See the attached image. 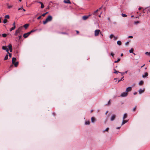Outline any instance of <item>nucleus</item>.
Segmentation results:
<instances>
[{"label": "nucleus", "instance_id": "obj_1", "mask_svg": "<svg viewBox=\"0 0 150 150\" xmlns=\"http://www.w3.org/2000/svg\"><path fill=\"white\" fill-rule=\"evenodd\" d=\"M52 19V18L51 16L50 15L49 16L46 20L43 21V24H46L48 22L51 21Z\"/></svg>", "mask_w": 150, "mask_h": 150}, {"label": "nucleus", "instance_id": "obj_2", "mask_svg": "<svg viewBox=\"0 0 150 150\" xmlns=\"http://www.w3.org/2000/svg\"><path fill=\"white\" fill-rule=\"evenodd\" d=\"M23 29V27L21 26L20 27L18 30H16V32L15 33V35H17V34L18 33H19Z\"/></svg>", "mask_w": 150, "mask_h": 150}, {"label": "nucleus", "instance_id": "obj_3", "mask_svg": "<svg viewBox=\"0 0 150 150\" xmlns=\"http://www.w3.org/2000/svg\"><path fill=\"white\" fill-rule=\"evenodd\" d=\"M100 32V30L99 29L96 30L95 31L94 35L95 36H98Z\"/></svg>", "mask_w": 150, "mask_h": 150}, {"label": "nucleus", "instance_id": "obj_4", "mask_svg": "<svg viewBox=\"0 0 150 150\" xmlns=\"http://www.w3.org/2000/svg\"><path fill=\"white\" fill-rule=\"evenodd\" d=\"M30 34L31 33L30 32H28L27 33L24 34L23 36L24 38H27Z\"/></svg>", "mask_w": 150, "mask_h": 150}, {"label": "nucleus", "instance_id": "obj_5", "mask_svg": "<svg viewBox=\"0 0 150 150\" xmlns=\"http://www.w3.org/2000/svg\"><path fill=\"white\" fill-rule=\"evenodd\" d=\"M102 6L100 8L98 9H97L96 11H95L94 13H93V14L94 15H95L96 16H97V12L99 10H100L102 8Z\"/></svg>", "mask_w": 150, "mask_h": 150}, {"label": "nucleus", "instance_id": "obj_6", "mask_svg": "<svg viewBox=\"0 0 150 150\" xmlns=\"http://www.w3.org/2000/svg\"><path fill=\"white\" fill-rule=\"evenodd\" d=\"M128 94L127 92H124L122 93L121 95V96L122 97H125L127 96Z\"/></svg>", "mask_w": 150, "mask_h": 150}, {"label": "nucleus", "instance_id": "obj_7", "mask_svg": "<svg viewBox=\"0 0 150 150\" xmlns=\"http://www.w3.org/2000/svg\"><path fill=\"white\" fill-rule=\"evenodd\" d=\"M6 6H7V8L8 9H10V8H12L13 6V5H9V3H6Z\"/></svg>", "mask_w": 150, "mask_h": 150}, {"label": "nucleus", "instance_id": "obj_8", "mask_svg": "<svg viewBox=\"0 0 150 150\" xmlns=\"http://www.w3.org/2000/svg\"><path fill=\"white\" fill-rule=\"evenodd\" d=\"M132 90V87H129L126 88V91L127 93L128 92Z\"/></svg>", "mask_w": 150, "mask_h": 150}, {"label": "nucleus", "instance_id": "obj_9", "mask_svg": "<svg viewBox=\"0 0 150 150\" xmlns=\"http://www.w3.org/2000/svg\"><path fill=\"white\" fill-rule=\"evenodd\" d=\"M90 16V15H89L88 16H84L82 17V19L83 20H85L87 19Z\"/></svg>", "mask_w": 150, "mask_h": 150}, {"label": "nucleus", "instance_id": "obj_10", "mask_svg": "<svg viewBox=\"0 0 150 150\" xmlns=\"http://www.w3.org/2000/svg\"><path fill=\"white\" fill-rule=\"evenodd\" d=\"M115 115H113L111 117V121H113L115 120Z\"/></svg>", "mask_w": 150, "mask_h": 150}, {"label": "nucleus", "instance_id": "obj_11", "mask_svg": "<svg viewBox=\"0 0 150 150\" xmlns=\"http://www.w3.org/2000/svg\"><path fill=\"white\" fill-rule=\"evenodd\" d=\"M64 2L65 3L71 4V2L69 0H64Z\"/></svg>", "mask_w": 150, "mask_h": 150}, {"label": "nucleus", "instance_id": "obj_12", "mask_svg": "<svg viewBox=\"0 0 150 150\" xmlns=\"http://www.w3.org/2000/svg\"><path fill=\"white\" fill-rule=\"evenodd\" d=\"M148 73L147 72H146L145 73L144 75H142V77L143 78L146 77L147 76H148Z\"/></svg>", "mask_w": 150, "mask_h": 150}, {"label": "nucleus", "instance_id": "obj_13", "mask_svg": "<svg viewBox=\"0 0 150 150\" xmlns=\"http://www.w3.org/2000/svg\"><path fill=\"white\" fill-rule=\"evenodd\" d=\"M16 59V58L15 57H13L12 59V63L14 64V62H15Z\"/></svg>", "mask_w": 150, "mask_h": 150}, {"label": "nucleus", "instance_id": "obj_14", "mask_svg": "<svg viewBox=\"0 0 150 150\" xmlns=\"http://www.w3.org/2000/svg\"><path fill=\"white\" fill-rule=\"evenodd\" d=\"M128 120H123L122 121V125H123L125 124V123H127L128 122Z\"/></svg>", "mask_w": 150, "mask_h": 150}, {"label": "nucleus", "instance_id": "obj_15", "mask_svg": "<svg viewBox=\"0 0 150 150\" xmlns=\"http://www.w3.org/2000/svg\"><path fill=\"white\" fill-rule=\"evenodd\" d=\"M12 64H14L15 67H17L18 65V62H15L14 63Z\"/></svg>", "mask_w": 150, "mask_h": 150}, {"label": "nucleus", "instance_id": "obj_16", "mask_svg": "<svg viewBox=\"0 0 150 150\" xmlns=\"http://www.w3.org/2000/svg\"><path fill=\"white\" fill-rule=\"evenodd\" d=\"M29 25L28 24H26L23 25V27L26 29L28 27Z\"/></svg>", "mask_w": 150, "mask_h": 150}, {"label": "nucleus", "instance_id": "obj_17", "mask_svg": "<svg viewBox=\"0 0 150 150\" xmlns=\"http://www.w3.org/2000/svg\"><path fill=\"white\" fill-rule=\"evenodd\" d=\"M39 3L40 4H41V8H43L44 7V6L42 2H39Z\"/></svg>", "mask_w": 150, "mask_h": 150}, {"label": "nucleus", "instance_id": "obj_18", "mask_svg": "<svg viewBox=\"0 0 150 150\" xmlns=\"http://www.w3.org/2000/svg\"><path fill=\"white\" fill-rule=\"evenodd\" d=\"M127 117V113H125L124 114L123 118V120H125Z\"/></svg>", "mask_w": 150, "mask_h": 150}, {"label": "nucleus", "instance_id": "obj_19", "mask_svg": "<svg viewBox=\"0 0 150 150\" xmlns=\"http://www.w3.org/2000/svg\"><path fill=\"white\" fill-rule=\"evenodd\" d=\"M16 28V26H14L13 27H12L10 29V31H11L12 30H14Z\"/></svg>", "mask_w": 150, "mask_h": 150}, {"label": "nucleus", "instance_id": "obj_20", "mask_svg": "<svg viewBox=\"0 0 150 150\" xmlns=\"http://www.w3.org/2000/svg\"><path fill=\"white\" fill-rule=\"evenodd\" d=\"M117 44L119 45H120L122 44L121 42L120 41H118L117 42Z\"/></svg>", "mask_w": 150, "mask_h": 150}, {"label": "nucleus", "instance_id": "obj_21", "mask_svg": "<svg viewBox=\"0 0 150 150\" xmlns=\"http://www.w3.org/2000/svg\"><path fill=\"white\" fill-rule=\"evenodd\" d=\"M91 120L92 122H94L95 120V119L93 117H91Z\"/></svg>", "mask_w": 150, "mask_h": 150}, {"label": "nucleus", "instance_id": "obj_22", "mask_svg": "<svg viewBox=\"0 0 150 150\" xmlns=\"http://www.w3.org/2000/svg\"><path fill=\"white\" fill-rule=\"evenodd\" d=\"M8 59V55H6L5 57V58H4V60H7Z\"/></svg>", "mask_w": 150, "mask_h": 150}, {"label": "nucleus", "instance_id": "obj_23", "mask_svg": "<svg viewBox=\"0 0 150 150\" xmlns=\"http://www.w3.org/2000/svg\"><path fill=\"white\" fill-rule=\"evenodd\" d=\"M120 60V58L118 59L117 60L115 61L114 62L115 63L118 62Z\"/></svg>", "mask_w": 150, "mask_h": 150}, {"label": "nucleus", "instance_id": "obj_24", "mask_svg": "<svg viewBox=\"0 0 150 150\" xmlns=\"http://www.w3.org/2000/svg\"><path fill=\"white\" fill-rule=\"evenodd\" d=\"M8 47L9 49L12 48V46L11 44H10L8 45Z\"/></svg>", "mask_w": 150, "mask_h": 150}, {"label": "nucleus", "instance_id": "obj_25", "mask_svg": "<svg viewBox=\"0 0 150 150\" xmlns=\"http://www.w3.org/2000/svg\"><path fill=\"white\" fill-rule=\"evenodd\" d=\"M145 54L146 55H147L150 56V52H145Z\"/></svg>", "mask_w": 150, "mask_h": 150}, {"label": "nucleus", "instance_id": "obj_26", "mask_svg": "<svg viewBox=\"0 0 150 150\" xmlns=\"http://www.w3.org/2000/svg\"><path fill=\"white\" fill-rule=\"evenodd\" d=\"M2 48L4 50H6L7 49V47L6 46H3L2 47Z\"/></svg>", "mask_w": 150, "mask_h": 150}, {"label": "nucleus", "instance_id": "obj_27", "mask_svg": "<svg viewBox=\"0 0 150 150\" xmlns=\"http://www.w3.org/2000/svg\"><path fill=\"white\" fill-rule=\"evenodd\" d=\"M124 78V76H123L120 79L118 80L117 83H118L119 82L121 81H123L124 80V79H123Z\"/></svg>", "mask_w": 150, "mask_h": 150}, {"label": "nucleus", "instance_id": "obj_28", "mask_svg": "<svg viewBox=\"0 0 150 150\" xmlns=\"http://www.w3.org/2000/svg\"><path fill=\"white\" fill-rule=\"evenodd\" d=\"M109 130V128H107L105 130H104L103 132H104L105 131L108 132V130Z\"/></svg>", "mask_w": 150, "mask_h": 150}, {"label": "nucleus", "instance_id": "obj_29", "mask_svg": "<svg viewBox=\"0 0 150 150\" xmlns=\"http://www.w3.org/2000/svg\"><path fill=\"white\" fill-rule=\"evenodd\" d=\"M7 20L6 19H4L3 21V23H7Z\"/></svg>", "mask_w": 150, "mask_h": 150}, {"label": "nucleus", "instance_id": "obj_30", "mask_svg": "<svg viewBox=\"0 0 150 150\" xmlns=\"http://www.w3.org/2000/svg\"><path fill=\"white\" fill-rule=\"evenodd\" d=\"M5 18H8V19L9 18V15H6V16H5Z\"/></svg>", "mask_w": 150, "mask_h": 150}, {"label": "nucleus", "instance_id": "obj_31", "mask_svg": "<svg viewBox=\"0 0 150 150\" xmlns=\"http://www.w3.org/2000/svg\"><path fill=\"white\" fill-rule=\"evenodd\" d=\"M6 36H7V35H6V34L5 33H4L2 34V36L3 37L5 38V37H6Z\"/></svg>", "mask_w": 150, "mask_h": 150}, {"label": "nucleus", "instance_id": "obj_32", "mask_svg": "<svg viewBox=\"0 0 150 150\" xmlns=\"http://www.w3.org/2000/svg\"><path fill=\"white\" fill-rule=\"evenodd\" d=\"M36 30H32L30 32V33H33V32H34Z\"/></svg>", "mask_w": 150, "mask_h": 150}, {"label": "nucleus", "instance_id": "obj_33", "mask_svg": "<svg viewBox=\"0 0 150 150\" xmlns=\"http://www.w3.org/2000/svg\"><path fill=\"white\" fill-rule=\"evenodd\" d=\"M114 37V36L113 34H111L110 36V38H112Z\"/></svg>", "mask_w": 150, "mask_h": 150}, {"label": "nucleus", "instance_id": "obj_34", "mask_svg": "<svg viewBox=\"0 0 150 150\" xmlns=\"http://www.w3.org/2000/svg\"><path fill=\"white\" fill-rule=\"evenodd\" d=\"M134 51V50L133 48L131 49L130 50H129L130 53H132Z\"/></svg>", "mask_w": 150, "mask_h": 150}, {"label": "nucleus", "instance_id": "obj_35", "mask_svg": "<svg viewBox=\"0 0 150 150\" xmlns=\"http://www.w3.org/2000/svg\"><path fill=\"white\" fill-rule=\"evenodd\" d=\"M85 123L86 125H89L90 124V122L89 121H86Z\"/></svg>", "mask_w": 150, "mask_h": 150}, {"label": "nucleus", "instance_id": "obj_36", "mask_svg": "<svg viewBox=\"0 0 150 150\" xmlns=\"http://www.w3.org/2000/svg\"><path fill=\"white\" fill-rule=\"evenodd\" d=\"M114 70L115 71L114 72V73H116L117 74V73H118L119 71H116L115 69H114Z\"/></svg>", "mask_w": 150, "mask_h": 150}, {"label": "nucleus", "instance_id": "obj_37", "mask_svg": "<svg viewBox=\"0 0 150 150\" xmlns=\"http://www.w3.org/2000/svg\"><path fill=\"white\" fill-rule=\"evenodd\" d=\"M118 73H120L121 74V76H123L125 74V73L124 72H118Z\"/></svg>", "mask_w": 150, "mask_h": 150}, {"label": "nucleus", "instance_id": "obj_38", "mask_svg": "<svg viewBox=\"0 0 150 150\" xmlns=\"http://www.w3.org/2000/svg\"><path fill=\"white\" fill-rule=\"evenodd\" d=\"M122 16L123 17H126L127 16V15H126L123 13L122 14Z\"/></svg>", "mask_w": 150, "mask_h": 150}, {"label": "nucleus", "instance_id": "obj_39", "mask_svg": "<svg viewBox=\"0 0 150 150\" xmlns=\"http://www.w3.org/2000/svg\"><path fill=\"white\" fill-rule=\"evenodd\" d=\"M137 106H136L133 109V111H135L136 109Z\"/></svg>", "mask_w": 150, "mask_h": 150}, {"label": "nucleus", "instance_id": "obj_40", "mask_svg": "<svg viewBox=\"0 0 150 150\" xmlns=\"http://www.w3.org/2000/svg\"><path fill=\"white\" fill-rule=\"evenodd\" d=\"M129 41H128V42H127L125 43V45H128L129 44Z\"/></svg>", "mask_w": 150, "mask_h": 150}, {"label": "nucleus", "instance_id": "obj_41", "mask_svg": "<svg viewBox=\"0 0 150 150\" xmlns=\"http://www.w3.org/2000/svg\"><path fill=\"white\" fill-rule=\"evenodd\" d=\"M110 55L112 56L113 57L114 56V54H113V53L112 52H111V53H110Z\"/></svg>", "mask_w": 150, "mask_h": 150}, {"label": "nucleus", "instance_id": "obj_42", "mask_svg": "<svg viewBox=\"0 0 150 150\" xmlns=\"http://www.w3.org/2000/svg\"><path fill=\"white\" fill-rule=\"evenodd\" d=\"M8 54H9V57H11V56H12L11 54L10 53H9Z\"/></svg>", "mask_w": 150, "mask_h": 150}, {"label": "nucleus", "instance_id": "obj_43", "mask_svg": "<svg viewBox=\"0 0 150 150\" xmlns=\"http://www.w3.org/2000/svg\"><path fill=\"white\" fill-rule=\"evenodd\" d=\"M5 50H6V51L8 53H9L8 52L9 50L8 49V48H7Z\"/></svg>", "mask_w": 150, "mask_h": 150}, {"label": "nucleus", "instance_id": "obj_44", "mask_svg": "<svg viewBox=\"0 0 150 150\" xmlns=\"http://www.w3.org/2000/svg\"><path fill=\"white\" fill-rule=\"evenodd\" d=\"M145 91V89L144 88L143 90H141V93H143Z\"/></svg>", "mask_w": 150, "mask_h": 150}, {"label": "nucleus", "instance_id": "obj_45", "mask_svg": "<svg viewBox=\"0 0 150 150\" xmlns=\"http://www.w3.org/2000/svg\"><path fill=\"white\" fill-rule=\"evenodd\" d=\"M41 16H39V17H38L37 18V19H38V20L40 19L41 18Z\"/></svg>", "mask_w": 150, "mask_h": 150}, {"label": "nucleus", "instance_id": "obj_46", "mask_svg": "<svg viewBox=\"0 0 150 150\" xmlns=\"http://www.w3.org/2000/svg\"><path fill=\"white\" fill-rule=\"evenodd\" d=\"M9 50L10 52H12V48L9 49Z\"/></svg>", "mask_w": 150, "mask_h": 150}, {"label": "nucleus", "instance_id": "obj_47", "mask_svg": "<svg viewBox=\"0 0 150 150\" xmlns=\"http://www.w3.org/2000/svg\"><path fill=\"white\" fill-rule=\"evenodd\" d=\"M110 100L108 102V103L107 104L108 105H110Z\"/></svg>", "mask_w": 150, "mask_h": 150}, {"label": "nucleus", "instance_id": "obj_48", "mask_svg": "<svg viewBox=\"0 0 150 150\" xmlns=\"http://www.w3.org/2000/svg\"><path fill=\"white\" fill-rule=\"evenodd\" d=\"M61 33L64 34H68L65 32H62Z\"/></svg>", "mask_w": 150, "mask_h": 150}, {"label": "nucleus", "instance_id": "obj_49", "mask_svg": "<svg viewBox=\"0 0 150 150\" xmlns=\"http://www.w3.org/2000/svg\"><path fill=\"white\" fill-rule=\"evenodd\" d=\"M133 36H128V38H133Z\"/></svg>", "mask_w": 150, "mask_h": 150}, {"label": "nucleus", "instance_id": "obj_50", "mask_svg": "<svg viewBox=\"0 0 150 150\" xmlns=\"http://www.w3.org/2000/svg\"><path fill=\"white\" fill-rule=\"evenodd\" d=\"M45 15H46V13H44L42 15V16H43V17H44V16H45Z\"/></svg>", "mask_w": 150, "mask_h": 150}, {"label": "nucleus", "instance_id": "obj_51", "mask_svg": "<svg viewBox=\"0 0 150 150\" xmlns=\"http://www.w3.org/2000/svg\"><path fill=\"white\" fill-rule=\"evenodd\" d=\"M139 23V22L138 21H135L134 22V23L135 24H137V23Z\"/></svg>", "mask_w": 150, "mask_h": 150}, {"label": "nucleus", "instance_id": "obj_52", "mask_svg": "<svg viewBox=\"0 0 150 150\" xmlns=\"http://www.w3.org/2000/svg\"><path fill=\"white\" fill-rule=\"evenodd\" d=\"M21 37H22V36H21V35H20V36H19L18 37L19 39V40H20V39H21Z\"/></svg>", "mask_w": 150, "mask_h": 150}, {"label": "nucleus", "instance_id": "obj_53", "mask_svg": "<svg viewBox=\"0 0 150 150\" xmlns=\"http://www.w3.org/2000/svg\"><path fill=\"white\" fill-rule=\"evenodd\" d=\"M22 9H23V8H20L18 9V10H21Z\"/></svg>", "mask_w": 150, "mask_h": 150}, {"label": "nucleus", "instance_id": "obj_54", "mask_svg": "<svg viewBox=\"0 0 150 150\" xmlns=\"http://www.w3.org/2000/svg\"><path fill=\"white\" fill-rule=\"evenodd\" d=\"M76 32L77 34H78L79 33V32L78 30H76Z\"/></svg>", "mask_w": 150, "mask_h": 150}, {"label": "nucleus", "instance_id": "obj_55", "mask_svg": "<svg viewBox=\"0 0 150 150\" xmlns=\"http://www.w3.org/2000/svg\"><path fill=\"white\" fill-rule=\"evenodd\" d=\"M144 83V81H141V85H142Z\"/></svg>", "mask_w": 150, "mask_h": 150}, {"label": "nucleus", "instance_id": "obj_56", "mask_svg": "<svg viewBox=\"0 0 150 150\" xmlns=\"http://www.w3.org/2000/svg\"><path fill=\"white\" fill-rule=\"evenodd\" d=\"M100 33V34L101 35H102V36H103V34H102V32H100V33Z\"/></svg>", "mask_w": 150, "mask_h": 150}, {"label": "nucleus", "instance_id": "obj_57", "mask_svg": "<svg viewBox=\"0 0 150 150\" xmlns=\"http://www.w3.org/2000/svg\"><path fill=\"white\" fill-rule=\"evenodd\" d=\"M15 22H14L13 23V26H15Z\"/></svg>", "mask_w": 150, "mask_h": 150}, {"label": "nucleus", "instance_id": "obj_58", "mask_svg": "<svg viewBox=\"0 0 150 150\" xmlns=\"http://www.w3.org/2000/svg\"><path fill=\"white\" fill-rule=\"evenodd\" d=\"M52 114H53V115L54 116H55V113H54V112H53V113H52Z\"/></svg>", "mask_w": 150, "mask_h": 150}, {"label": "nucleus", "instance_id": "obj_59", "mask_svg": "<svg viewBox=\"0 0 150 150\" xmlns=\"http://www.w3.org/2000/svg\"><path fill=\"white\" fill-rule=\"evenodd\" d=\"M139 85H141V81L139 82Z\"/></svg>", "mask_w": 150, "mask_h": 150}, {"label": "nucleus", "instance_id": "obj_60", "mask_svg": "<svg viewBox=\"0 0 150 150\" xmlns=\"http://www.w3.org/2000/svg\"><path fill=\"white\" fill-rule=\"evenodd\" d=\"M139 93H141V89H139Z\"/></svg>", "mask_w": 150, "mask_h": 150}, {"label": "nucleus", "instance_id": "obj_61", "mask_svg": "<svg viewBox=\"0 0 150 150\" xmlns=\"http://www.w3.org/2000/svg\"><path fill=\"white\" fill-rule=\"evenodd\" d=\"M114 37V38H115V40H116V39H117V37Z\"/></svg>", "mask_w": 150, "mask_h": 150}, {"label": "nucleus", "instance_id": "obj_62", "mask_svg": "<svg viewBox=\"0 0 150 150\" xmlns=\"http://www.w3.org/2000/svg\"><path fill=\"white\" fill-rule=\"evenodd\" d=\"M120 127H117L116 129H120Z\"/></svg>", "mask_w": 150, "mask_h": 150}, {"label": "nucleus", "instance_id": "obj_63", "mask_svg": "<svg viewBox=\"0 0 150 150\" xmlns=\"http://www.w3.org/2000/svg\"><path fill=\"white\" fill-rule=\"evenodd\" d=\"M149 11H150V7L149 8Z\"/></svg>", "mask_w": 150, "mask_h": 150}, {"label": "nucleus", "instance_id": "obj_64", "mask_svg": "<svg viewBox=\"0 0 150 150\" xmlns=\"http://www.w3.org/2000/svg\"><path fill=\"white\" fill-rule=\"evenodd\" d=\"M123 55V54L122 53L121 54V56H122Z\"/></svg>", "mask_w": 150, "mask_h": 150}]
</instances>
